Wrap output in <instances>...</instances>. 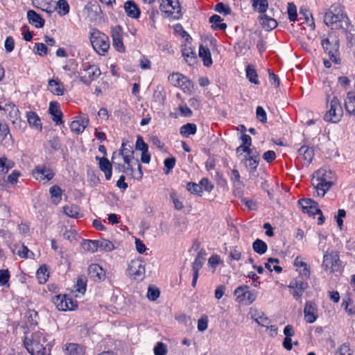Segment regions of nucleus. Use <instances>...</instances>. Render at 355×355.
Masks as SVG:
<instances>
[{
	"instance_id": "f257e3e1",
	"label": "nucleus",
	"mask_w": 355,
	"mask_h": 355,
	"mask_svg": "<svg viewBox=\"0 0 355 355\" xmlns=\"http://www.w3.org/2000/svg\"><path fill=\"white\" fill-rule=\"evenodd\" d=\"M324 22L332 28H347L351 26L344 7L339 3L331 6L324 15Z\"/></svg>"
},
{
	"instance_id": "f03ea898",
	"label": "nucleus",
	"mask_w": 355,
	"mask_h": 355,
	"mask_svg": "<svg viewBox=\"0 0 355 355\" xmlns=\"http://www.w3.org/2000/svg\"><path fill=\"white\" fill-rule=\"evenodd\" d=\"M335 174L327 168H320L313 175L312 184L318 196L324 197L334 184Z\"/></svg>"
},
{
	"instance_id": "7ed1b4c3",
	"label": "nucleus",
	"mask_w": 355,
	"mask_h": 355,
	"mask_svg": "<svg viewBox=\"0 0 355 355\" xmlns=\"http://www.w3.org/2000/svg\"><path fill=\"white\" fill-rule=\"evenodd\" d=\"M45 342L43 333L37 331L32 334L31 338L25 337L24 345L31 355H45L46 347L44 346Z\"/></svg>"
},
{
	"instance_id": "20e7f679",
	"label": "nucleus",
	"mask_w": 355,
	"mask_h": 355,
	"mask_svg": "<svg viewBox=\"0 0 355 355\" xmlns=\"http://www.w3.org/2000/svg\"><path fill=\"white\" fill-rule=\"evenodd\" d=\"M89 37L94 51L101 55H105L110 46L108 36L97 28H92Z\"/></svg>"
},
{
	"instance_id": "39448f33",
	"label": "nucleus",
	"mask_w": 355,
	"mask_h": 355,
	"mask_svg": "<svg viewBox=\"0 0 355 355\" xmlns=\"http://www.w3.org/2000/svg\"><path fill=\"white\" fill-rule=\"evenodd\" d=\"M159 9L173 19H179L182 15L178 0H161Z\"/></svg>"
},
{
	"instance_id": "423d86ee",
	"label": "nucleus",
	"mask_w": 355,
	"mask_h": 355,
	"mask_svg": "<svg viewBox=\"0 0 355 355\" xmlns=\"http://www.w3.org/2000/svg\"><path fill=\"white\" fill-rule=\"evenodd\" d=\"M343 111L340 101L336 96L330 100V108L324 116V120L327 122L337 123L340 121Z\"/></svg>"
},
{
	"instance_id": "0eeeda50",
	"label": "nucleus",
	"mask_w": 355,
	"mask_h": 355,
	"mask_svg": "<svg viewBox=\"0 0 355 355\" xmlns=\"http://www.w3.org/2000/svg\"><path fill=\"white\" fill-rule=\"evenodd\" d=\"M81 69L87 73V75L80 76V80L86 85H89L92 81L96 80L101 75V70L96 64L89 62L83 63Z\"/></svg>"
},
{
	"instance_id": "6e6552de",
	"label": "nucleus",
	"mask_w": 355,
	"mask_h": 355,
	"mask_svg": "<svg viewBox=\"0 0 355 355\" xmlns=\"http://www.w3.org/2000/svg\"><path fill=\"white\" fill-rule=\"evenodd\" d=\"M236 301L239 303H244L245 304H250L255 301L257 295L254 292L250 291L249 287L246 285H243L237 287L234 292Z\"/></svg>"
},
{
	"instance_id": "1a4fd4ad",
	"label": "nucleus",
	"mask_w": 355,
	"mask_h": 355,
	"mask_svg": "<svg viewBox=\"0 0 355 355\" xmlns=\"http://www.w3.org/2000/svg\"><path fill=\"white\" fill-rule=\"evenodd\" d=\"M129 276L136 281H141L145 277V266L141 259L130 261L127 270Z\"/></svg>"
},
{
	"instance_id": "9d476101",
	"label": "nucleus",
	"mask_w": 355,
	"mask_h": 355,
	"mask_svg": "<svg viewBox=\"0 0 355 355\" xmlns=\"http://www.w3.org/2000/svg\"><path fill=\"white\" fill-rule=\"evenodd\" d=\"M322 267L325 270H329L331 273L339 271L341 266L338 253L331 252V253L324 254Z\"/></svg>"
},
{
	"instance_id": "9b49d317",
	"label": "nucleus",
	"mask_w": 355,
	"mask_h": 355,
	"mask_svg": "<svg viewBox=\"0 0 355 355\" xmlns=\"http://www.w3.org/2000/svg\"><path fill=\"white\" fill-rule=\"evenodd\" d=\"M32 173L37 180L44 182L51 180L55 175L52 168L46 164H38L35 166Z\"/></svg>"
},
{
	"instance_id": "f8f14e48",
	"label": "nucleus",
	"mask_w": 355,
	"mask_h": 355,
	"mask_svg": "<svg viewBox=\"0 0 355 355\" xmlns=\"http://www.w3.org/2000/svg\"><path fill=\"white\" fill-rule=\"evenodd\" d=\"M307 287L308 283L303 280L302 277L292 279L288 285V288L293 290L291 294L296 300L302 297Z\"/></svg>"
},
{
	"instance_id": "ddd939ff",
	"label": "nucleus",
	"mask_w": 355,
	"mask_h": 355,
	"mask_svg": "<svg viewBox=\"0 0 355 355\" xmlns=\"http://www.w3.org/2000/svg\"><path fill=\"white\" fill-rule=\"evenodd\" d=\"M111 36L112 38V45L116 51L125 52V46L123 42V29L120 26H116L111 28Z\"/></svg>"
},
{
	"instance_id": "4468645a",
	"label": "nucleus",
	"mask_w": 355,
	"mask_h": 355,
	"mask_svg": "<svg viewBox=\"0 0 355 355\" xmlns=\"http://www.w3.org/2000/svg\"><path fill=\"white\" fill-rule=\"evenodd\" d=\"M87 274L94 282H102L105 279V272L103 268L97 263H92L88 266Z\"/></svg>"
},
{
	"instance_id": "2eb2a0df",
	"label": "nucleus",
	"mask_w": 355,
	"mask_h": 355,
	"mask_svg": "<svg viewBox=\"0 0 355 355\" xmlns=\"http://www.w3.org/2000/svg\"><path fill=\"white\" fill-rule=\"evenodd\" d=\"M304 313L306 322L313 323L318 318L315 304L311 301L307 302L304 306Z\"/></svg>"
},
{
	"instance_id": "dca6fc26",
	"label": "nucleus",
	"mask_w": 355,
	"mask_h": 355,
	"mask_svg": "<svg viewBox=\"0 0 355 355\" xmlns=\"http://www.w3.org/2000/svg\"><path fill=\"white\" fill-rule=\"evenodd\" d=\"M96 159L98 161L99 168L105 173V178L107 180H110L112 175V162H110L105 157H96Z\"/></svg>"
},
{
	"instance_id": "f3484780",
	"label": "nucleus",
	"mask_w": 355,
	"mask_h": 355,
	"mask_svg": "<svg viewBox=\"0 0 355 355\" xmlns=\"http://www.w3.org/2000/svg\"><path fill=\"white\" fill-rule=\"evenodd\" d=\"M124 10L128 17L132 19H138L141 10L137 3L132 0H128L124 3Z\"/></svg>"
},
{
	"instance_id": "a211bd4d",
	"label": "nucleus",
	"mask_w": 355,
	"mask_h": 355,
	"mask_svg": "<svg viewBox=\"0 0 355 355\" xmlns=\"http://www.w3.org/2000/svg\"><path fill=\"white\" fill-rule=\"evenodd\" d=\"M88 124L89 119L87 118L79 116L71 123L70 129L73 132L79 135L85 130Z\"/></svg>"
},
{
	"instance_id": "6ab92c4d",
	"label": "nucleus",
	"mask_w": 355,
	"mask_h": 355,
	"mask_svg": "<svg viewBox=\"0 0 355 355\" xmlns=\"http://www.w3.org/2000/svg\"><path fill=\"white\" fill-rule=\"evenodd\" d=\"M60 105L58 102H51L49 107V112L52 116V120L56 125L63 123L62 112L59 109Z\"/></svg>"
},
{
	"instance_id": "aec40b11",
	"label": "nucleus",
	"mask_w": 355,
	"mask_h": 355,
	"mask_svg": "<svg viewBox=\"0 0 355 355\" xmlns=\"http://www.w3.org/2000/svg\"><path fill=\"white\" fill-rule=\"evenodd\" d=\"M259 160V154L257 151L252 152L250 155H245L244 158V162L246 166L249 168L250 173H254L257 171Z\"/></svg>"
},
{
	"instance_id": "412c9836",
	"label": "nucleus",
	"mask_w": 355,
	"mask_h": 355,
	"mask_svg": "<svg viewBox=\"0 0 355 355\" xmlns=\"http://www.w3.org/2000/svg\"><path fill=\"white\" fill-rule=\"evenodd\" d=\"M182 54L186 62L189 66H194L197 64L198 57L194 50L191 46H184L182 48Z\"/></svg>"
},
{
	"instance_id": "4be33fe9",
	"label": "nucleus",
	"mask_w": 355,
	"mask_h": 355,
	"mask_svg": "<svg viewBox=\"0 0 355 355\" xmlns=\"http://www.w3.org/2000/svg\"><path fill=\"white\" fill-rule=\"evenodd\" d=\"M52 301L59 311L74 310L73 306H69L65 295H55L53 297Z\"/></svg>"
},
{
	"instance_id": "5701e85b",
	"label": "nucleus",
	"mask_w": 355,
	"mask_h": 355,
	"mask_svg": "<svg viewBox=\"0 0 355 355\" xmlns=\"http://www.w3.org/2000/svg\"><path fill=\"white\" fill-rule=\"evenodd\" d=\"M27 19L28 22L35 28H40L44 26V19L40 14L33 10H29L27 12Z\"/></svg>"
},
{
	"instance_id": "b1692460",
	"label": "nucleus",
	"mask_w": 355,
	"mask_h": 355,
	"mask_svg": "<svg viewBox=\"0 0 355 355\" xmlns=\"http://www.w3.org/2000/svg\"><path fill=\"white\" fill-rule=\"evenodd\" d=\"M259 21L263 28L267 31H272L277 26V21L268 14L261 15Z\"/></svg>"
},
{
	"instance_id": "393cba45",
	"label": "nucleus",
	"mask_w": 355,
	"mask_h": 355,
	"mask_svg": "<svg viewBox=\"0 0 355 355\" xmlns=\"http://www.w3.org/2000/svg\"><path fill=\"white\" fill-rule=\"evenodd\" d=\"M116 155L121 156L124 162H128V159L134 158V150L128 141H123L121 148Z\"/></svg>"
},
{
	"instance_id": "a878e982",
	"label": "nucleus",
	"mask_w": 355,
	"mask_h": 355,
	"mask_svg": "<svg viewBox=\"0 0 355 355\" xmlns=\"http://www.w3.org/2000/svg\"><path fill=\"white\" fill-rule=\"evenodd\" d=\"M297 153L302 156L305 164L309 165L311 163L314 157V150L312 148L304 145L298 149Z\"/></svg>"
},
{
	"instance_id": "bb28decb",
	"label": "nucleus",
	"mask_w": 355,
	"mask_h": 355,
	"mask_svg": "<svg viewBox=\"0 0 355 355\" xmlns=\"http://www.w3.org/2000/svg\"><path fill=\"white\" fill-rule=\"evenodd\" d=\"M48 87L51 92L55 95L62 96L64 94V85L58 79H50Z\"/></svg>"
},
{
	"instance_id": "cd10ccee",
	"label": "nucleus",
	"mask_w": 355,
	"mask_h": 355,
	"mask_svg": "<svg viewBox=\"0 0 355 355\" xmlns=\"http://www.w3.org/2000/svg\"><path fill=\"white\" fill-rule=\"evenodd\" d=\"M206 253L204 250H201L198 252L194 261L192 263V271L193 274L199 275V270L202 268L205 260Z\"/></svg>"
},
{
	"instance_id": "c85d7f7f",
	"label": "nucleus",
	"mask_w": 355,
	"mask_h": 355,
	"mask_svg": "<svg viewBox=\"0 0 355 355\" xmlns=\"http://www.w3.org/2000/svg\"><path fill=\"white\" fill-rule=\"evenodd\" d=\"M199 56L203 61V64L206 67H210L213 62L211 55V52L207 46L200 44L199 46Z\"/></svg>"
},
{
	"instance_id": "c756f323",
	"label": "nucleus",
	"mask_w": 355,
	"mask_h": 355,
	"mask_svg": "<svg viewBox=\"0 0 355 355\" xmlns=\"http://www.w3.org/2000/svg\"><path fill=\"white\" fill-rule=\"evenodd\" d=\"M299 15L300 18L297 20H301L302 21V23H306L312 28H314L315 24L313 21V18L310 10L307 8H300Z\"/></svg>"
},
{
	"instance_id": "7c9ffc66",
	"label": "nucleus",
	"mask_w": 355,
	"mask_h": 355,
	"mask_svg": "<svg viewBox=\"0 0 355 355\" xmlns=\"http://www.w3.org/2000/svg\"><path fill=\"white\" fill-rule=\"evenodd\" d=\"M345 107L351 115L355 116V92H349L345 99Z\"/></svg>"
},
{
	"instance_id": "2f4dec72",
	"label": "nucleus",
	"mask_w": 355,
	"mask_h": 355,
	"mask_svg": "<svg viewBox=\"0 0 355 355\" xmlns=\"http://www.w3.org/2000/svg\"><path fill=\"white\" fill-rule=\"evenodd\" d=\"M27 121L31 128L42 130V123L39 116L35 112H26Z\"/></svg>"
},
{
	"instance_id": "473e14b6",
	"label": "nucleus",
	"mask_w": 355,
	"mask_h": 355,
	"mask_svg": "<svg viewBox=\"0 0 355 355\" xmlns=\"http://www.w3.org/2000/svg\"><path fill=\"white\" fill-rule=\"evenodd\" d=\"M166 98V95L164 87L161 85H157L153 92V101L159 105H164Z\"/></svg>"
},
{
	"instance_id": "72a5a7b5",
	"label": "nucleus",
	"mask_w": 355,
	"mask_h": 355,
	"mask_svg": "<svg viewBox=\"0 0 355 355\" xmlns=\"http://www.w3.org/2000/svg\"><path fill=\"white\" fill-rule=\"evenodd\" d=\"M63 69L67 71L69 78H73L78 73V63L74 59H69L67 60L66 64L63 66Z\"/></svg>"
},
{
	"instance_id": "f704fd0d",
	"label": "nucleus",
	"mask_w": 355,
	"mask_h": 355,
	"mask_svg": "<svg viewBox=\"0 0 355 355\" xmlns=\"http://www.w3.org/2000/svg\"><path fill=\"white\" fill-rule=\"evenodd\" d=\"M65 350L69 355H84L85 349L83 346L76 343H69L66 345Z\"/></svg>"
},
{
	"instance_id": "c9c22d12",
	"label": "nucleus",
	"mask_w": 355,
	"mask_h": 355,
	"mask_svg": "<svg viewBox=\"0 0 355 355\" xmlns=\"http://www.w3.org/2000/svg\"><path fill=\"white\" fill-rule=\"evenodd\" d=\"M197 132V126L195 123H187L183 125L180 129V135L184 137H189L190 135H194Z\"/></svg>"
},
{
	"instance_id": "e433bc0d",
	"label": "nucleus",
	"mask_w": 355,
	"mask_h": 355,
	"mask_svg": "<svg viewBox=\"0 0 355 355\" xmlns=\"http://www.w3.org/2000/svg\"><path fill=\"white\" fill-rule=\"evenodd\" d=\"M81 246L85 251L90 253L96 252L99 245H98V240H89L84 239L81 243Z\"/></svg>"
},
{
	"instance_id": "4c0bfd02",
	"label": "nucleus",
	"mask_w": 355,
	"mask_h": 355,
	"mask_svg": "<svg viewBox=\"0 0 355 355\" xmlns=\"http://www.w3.org/2000/svg\"><path fill=\"white\" fill-rule=\"evenodd\" d=\"M222 21V18L218 15H213L209 18V22L212 24V27L215 30L224 31L226 29L227 24L225 23H221Z\"/></svg>"
},
{
	"instance_id": "58836bf2",
	"label": "nucleus",
	"mask_w": 355,
	"mask_h": 355,
	"mask_svg": "<svg viewBox=\"0 0 355 355\" xmlns=\"http://www.w3.org/2000/svg\"><path fill=\"white\" fill-rule=\"evenodd\" d=\"M246 77L251 83L259 85L258 75L252 65L248 64L245 69Z\"/></svg>"
},
{
	"instance_id": "ea45409f",
	"label": "nucleus",
	"mask_w": 355,
	"mask_h": 355,
	"mask_svg": "<svg viewBox=\"0 0 355 355\" xmlns=\"http://www.w3.org/2000/svg\"><path fill=\"white\" fill-rule=\"evenodd\" d=\"M252 2L254 10L257 9V11L261 15L266 14V12L268 8V0H252Z\"/></svg>"
},
{
	"instance_id": "a19ab883",
	"label": "nucleus",
	"mask_w": 355,
	"mask_h": 355,
	"mask_svg": "<svg viewBox=\"0 0 355 355\" xmlns=\"http://www.w3.org/2000/svg\"><path fill=\"white\" fill-rule=\"evenodd\" d=\"M49 193L53 198V202L55 205L58 204L62 200V189L58 185H53L49 189Z\"/></svg>"
},
{
	"instance_id": "79ce46f5",
	"label": "nucleus",
	"mask_w": 355,
	"mask_h": 355,
	"mask_svg": "<svg viewBox=\"0 0 355 355\" xmlns=\"http://www.w3.org/2000/svg\"><path fill=\"white\" fill-rule=\"evenodd\" d=\"M36 275L40 284H44L49 277L47 266L46 265L41 266L37 270Z\"/></svg>"
},
{
	"instance_id": "37998d69",
	"label": "nucleus",
	"mask_w": 355,
	"mask_h": 355,
	"mask_svg": "<svg viewBox=\"0 0 355 355\" xmlns=\"http://www.w3.org/2000/svg\"><path fill=\"white\" fill-rule=\"evenodd\" d=\"M252 248L259 254H264L268 250V245L263 241L257 239L252 243Z\"/></svg>"
},
{
	"instance_id": "c03bdc74",
	"label": "nucleus",
	"mask_w": 355,
	"mask_h": 355,
	"mask_svg": "<svg viewBox=\"0 0 355 355\" xmlns=\"http://www.w3.org/2000/svg\"><path fill=\"white\" fill-rule=\"evenodd\" d=\"M339 44L338 42H336L332 46V49H329L328 51V55L329 57V59L334 62L335 64H340V59L339 58Z\"/></svg>"
},
{
	"instance_id": "a18cd8bd",
	"label": "nucleus",
	"mask_w": 355,
	"mask_h": 355,
	"mask_svg": "<svg viewBox=\"0 0 355 355\" xmlns=\"http://www.w3.org/2000/svg\"><path fill=\"white\" fill-rule=\"evenodd\" d=\"M56 9L60 16H64L69 12V5L66 0H59L56 3Z\"/></svg>"
},
{
	"instance_id": "49530a36",
	"label": "nucleus",
	"mask_w": 355,
	"mask_h": 355,
	"mask_svg": "<svg viewBox=\"0 0 355 355\" xmlns=\"http://www.w3.org/2000/svg\"><path fill=\"white\" fill-rule=\"evenodd\" d=\"M98 245H99L98 248L105 252H111L114 249V244L107 239L98 240Z\"/></svg>"
},
{
	"instance_id": "de8ad7c7",
	"label": "nucleus",
	"mask_w": 355,
	"mask_h": 355,
	"mask_svg": "<svg viewBox=\"0 0 355 355\" xmlns=\"http://www.w3.org/2000/svg\"><path fill=\"white\" fill-rule=\"evenodd\" d=\"M64 214L71 218H78L79 209L76 205H67L63 207Z\"/></svg>"
},
{
	"instance_id": "09e8293b",
	"label": "nucleus",
	"mask_w": 355,
	"mask_h": 355,
	"mask_svg": "<svg viewBox=\"0 0 355 355\" xmlns=\"http://www.w3.org/2000/svg\"><path fill=\"white\" fill-rule=\"evenodd\" d=\"M353 26L347 27V28H343L346 35L347 44L349 47H352L355 45V39L354 35L352 33Z\"/></svg>"
},
{
	"instance_id": "8fccbe9b",
	"label": "nucleus",
	"mask_w": 355,
	"mask_h": 355,
	"mask_svg": "<svg viewBox=\"0 0 355 355\" xmlns=\"http://www.w3.org/2000/svg\"><path fill=\"white\" fill-rule=\"evenodd\" d=\"M160 295V291L158 288L149 286L148 288L147 297L150 301H155Z\"/></svg>"
},
{
	"instance_id": "3c124183",
	"label": "nucleus",
	"mask_w": 355,
	"mask_h": 355,
	"mask_svg": "<svg viewBox=\"0 0 355 355\" xmlns=\"http://www.w3.org/2000/svg\"><path fill=\"white\" fill-rule=\"evenodd\" d=\"M27 322L30 326L37 324L38 313L34 310H28L26 313Z\"/></svg>"
},
{
	"instance_id": "603ef678",
	"label": "nucleus",
	"mask_w": 355,
	"mask_h": 355,
	"mask_svg": "<svg viewBox=\"0 0 355 355\" xmlns=\"http://www.w3.org/2000/svg\"><path fill=\"white\" fill-rule=\"evenodd\" d=\"M187 189L192 194H196L199 196H202V189H201L200 184L194 182H189L187 185Z\"/></svg>"
},
{
	"instance_id": "864d4df0",
	"label": "nucleus",
	"mask_w": 355,
	"mask_h": 355,
	"mask_svg": "<svg viewBox=\"0 0 355 355\" xmlns=\"http://www.w3.org/2000/svg\"><path fill=\"white\" fill-rule=\"evenodd\" d=\"M10 273L8 269L0 270V286H9Z\"/></svg>"
},
{
	"instance_id": "5fc2aeb1",
	"label": "nucleus",
	"mask_w": 355,
	"mask_h": 355,
	"mask_svg": "<svg viewBox=\"0 0 355 355\" xmlns=\"http://www.w3.org/2000/svg\"><path fill=\"white\" fill-rule=\"evenodd\" d=\"M135 149L140 151H147L148 150V145L144 141L141 135H137L135 144Z\"/></svg>"
},
{
	"instance_id": "6e6d98bb",
	"label": "nucleus",
	"mask_w": 355,
	"mask_h": 355,
	"mask_svg": "<svg viewBox=\"0 0 355 355\" xmlns=\"http://www.w3.org/2000/svg\"><path fill=\"white\" fill-rule=\"evenodd\" d=\"M288 15L291 21H295L297 19V8L293 3H288Z\"/></svg>"
},
{
	"instance_id": "4d7b16f0",
	"label": "nucleus",
	"mask_w": 355,
	"mask_h": 355,
	"mask_svg": "<svg viewBox=\"0 0 355 355\" xmlns=\"http://www.w3.org/2000/svg\"><path fill=\"white\" fill-rule=\"evenodd\" d=\"M87 281L83 277H79L76 282V291L80 293H84L86 291Z\"/></svg>"
},
{
	"instance_id": "13d9d810",
	"label": "nucleus",
	"mask_w": 355,
	"mask_h": 355,
	"mask_svg": "<svg viewBox=\"0 0 355 355\" xmlns=\"http://www.w3.org/2000/svg\"><path fill=\"white\" fill-rule=\"evenodd\" d=\"M154 353L155 355H166V345L162 342H158L154 347Z\"/></svg>"
},
{
	"instance_id": "bf43d9fd",
	"label": "nucleus",
	"mask_w": 355,
	"mask_h": 355,
	"mask_svg": "<svg viewBox=\"0 0 355 355\" xmlns=\"http://www.w3.org/2000/svg\"><path fill=\"white\" fill-rule=\"evenodd\" d=\"M36 53L40 56H45L48 54V48L44 43H36L35 44Z\"/></svg>"
},
{
	"instance_id": "052dcab7",
	"label": "nucleus",
	"mask_w": 355,
	"mask_h": 355,
	"mask_svg": "<svg viewBox=\"0 0 355 355\" xmlns=\"http://www.w3.org/2000/svg\"><path fill=\"white\" fill-rule=\"evenodd\" d=\"M256 114L257 119L261 123H266L267 121L266 112L261 106H258L257 107Z\"/></svg>"
},
{
	"instance_id": "680f3d73",
	"label": "nucleus",
	"mask_w": 355,
	"mask_h": 355,
	"mask_svg": "<svg viewBox=\"0 0 355 355\" xmlns=\"http://www.w3.org/2000/svg\"><path fill=\"white\" fill-rule=\"evenodd\" d=\"M116 155V152L114 151L112 154V164H113L115 171L119 173L122 172L123 173H126V166H125V164H121L120 163L114 162V159L115 158Z\"/></svg>"
},
{
	"instance_id": "e2e57ef3",
	"label": "nucleus",
	"mask_w": 355,
	"mask_h": 355,
	"mask_svg": "<svg viewBox=\"0 0 355 355\" xmlns=\"http://www.w3.org/2000/svg\"><path fill=\"white\" fill-rule=\"evenodd\" d=\"M200 185L201 187V189L203 188L207 191H211L214 188V184L207 178H203L200 180Z\"/></svg>"
},
{
	"instance_id": "0e129e2a",
	"label": "nucleus",
	"mask_w": 355,
	"mask_h": 355,
	"mask_svg": "<svg viewBox=\"0 0 355 355\" xmlns=\"http://www.w3.org/2000/svg\"><path fill=\"white\" fill-rule=\"evenodd\" d=\"M9 133L10 130L8 125L0 123V144Z\"/></svg>"
},
{
	"instance_id": "69168bd1",
	"label": "nucleus",
	"mask_w": 355,
	"mask_h": 355,
	"mask_svg": "<svg viewBox=\"0 0 355 355\" xmlns=\"http://www.w3.org/2000/svg\"><path fill=\"white\" fill-rule=\"evenodd\" d=\"M17 254L21 258H30V254L33 255V253L26 246L22 245L18 250Z\"/></svg>"
},
{
	"instance_id": "338daca9",
	"label": "nucleus",
	"mask_w": 355,
	"mask_h": 355,
	"mask_svg": "<svg viewBox=\"0 0 355 355\" xmlns=\"http://www.w3.org/2000/svg\"><path fill=\"white\" fill-rule=\"evenodd\" d=\"M299 204L301 205L303 212H305L310 205H314L315 201L310 198L301 199L299 201Z\"/></svg>"
},
{
	"instance_id": "774afa93",
	"label": "nucleus",
	"mask_w": 355,
	"mask_h": 355,
	"mask_svg": "<svg viewBox=\"0 0 355 355\" xmlns=\"http://www.w3.org/2000/svg\"><path fill=\"white\" fill-rule=\"evenodd\" d=\"M15 129H18L24 132L26 128V123L22 121L19 117H16L12 121Z\"/></svg>"
}]
</instances>
